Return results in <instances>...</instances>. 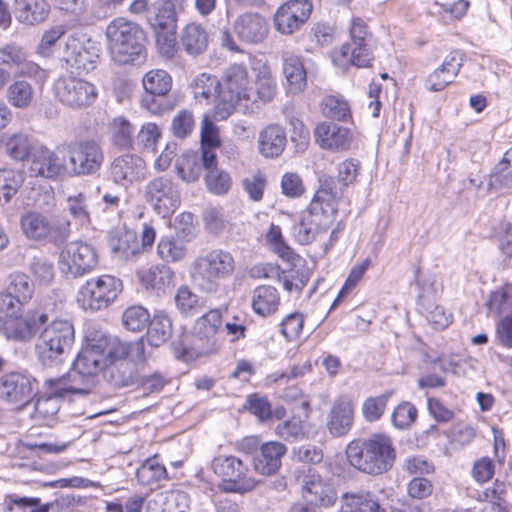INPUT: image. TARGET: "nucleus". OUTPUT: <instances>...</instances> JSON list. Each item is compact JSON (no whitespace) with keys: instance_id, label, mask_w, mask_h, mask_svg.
Instances as JSON below:
<instances>
[{"instance_id":"obj_1","label":"nucleus","mask_w":512,"mask_h":512,"mask_svg":"<svg viewBox=\"0 0 512 512\" xmlns=\"http://www.w3.org/2000/svg\"><path fill=\"white\" fill-rule=\"evenodd\" d=\"M346 455L352 466L371 475L386 472L396 459L393 441L383 433L372 434L363 441H352L346 448Z\"/></svg>"},{"instance_id":"obj_2","label":"nucleus","mask_w":512,"mask_h":512,"mask_svg":"<svg viewBox=\"0 0 512 512\" xmlns=\"http://www.w3.org/2000/svg\"><path fill=\"white\" fill-rule=\"evenodd\" d=\"M105 36L114 62L127 65L145 57V34L135 22L117 17L107 25Z\"/></svg>"},{"instance_id":"obj_3","label":"nucleus","mask_w":512,"mask_h":512,"mask_svg":"<svg viewBox=\"0 0 512 512\" xmlns=\"http://www.w3.org/2000/svg\"><path fill=\"white\" fill-rule=\"evenodd\" d=\"M222 324V313L220 309H211L199 317L194 325V332L185 335L175 345L177 357L190 361L200 356L216 352L221 345L218 331Z\"/></svg>"},{"instance_id":"obj_4","label":"nucleus","mask_w":512,"mask_h":512,"mask_svg":"<svg viewBox=\"0 0 512 512\" xmlns=\"http://www.w3.org/2000/svg\"><path fill=\"white\" fill-rule=\"evenodd\" d=\"M235 270V260L230 252L213 249L198 256L191 265L193 284L203 292L217 291L220 283L228 279Z\"/></svg>"},{"instance_id":"obj_5","label":"nucleus","mask_w":512,"mask_h":512,"mask_svg":"<svg viewBox=\"0 0 512 512\" xmlns=\"http://www.w3.org/2000/svg\"><path fill=\"white\" fill-rule=\"evenodd\" d=\"M220 85L215 116L223 120L232 114L237 104L251 100L253 88L247 67L243 64H232L227 67Z\"/></svg>"},{"instance_id":"obj_6","label":"nucleus","mask_w":512,"mask_h":512,"mask_svg":"<svg viewBox=\"0 0 512 512\" xmlns=\"http://www.w3.org/2000/svg\"><path fill=\"white\" fill-rule=\"evenodd\" d=\"M74 342V327L68 320H55L39 335L36 343L38 359L45 366L60 362Z\"/></svg>"},{"instance_id":"obj_7","label":"nucleus","mask_w":512,"mask_h":512,"mask_svg":"<svg viewBox=\"0 0 512 512\" xmlns=\"http://www.w3.org/2000/svg\"><path fill=\"white\" fill-rule=\"evenodd\" d=\"M211 469L222 479L219 488L228 493L244 494L258 485L249 466L233 455H219L211 462Z\"/></svg>"},{"instance_id":"obj_8","label":"nucleus","mask_w":512,"mask_h":512,"mask_svg":"<svg viewBox=\"0 0 512 512\" xmlns=\"http://www.w3.org/2000/svg\"><path fill=\"white\" fill-rule=\"evenodd\" d=\"M64 156L68 159L66 175L69 176L94 175L104 161L103 150L94 140H80L67 144Z\"/></svg>"},{"instance_id":"obj_9","label":"nucleus","mask_w":512,"mask_h":512,"mask_svg":"<svg viewBox=\"0 0 512 512\" xmlns=\"http://www.w3.org/2000/svg\"><path fill=\"white\" fill-rule=\"evenodd\" d=\"M121 290V280L112 275L93 277L80 287L77 302L84 310H101L113 303Z\"/></svg>"},{"instance_id":"obj_10","label":"nucleus","mask_w":512,"mask_h":512,"mask_svg":"<svg viewBox=\"0 0 512 512\" xmlns=\"http://www.w3.org/2000/svg\"><path fill=\"white\" fill-rule=\"evenodd\" d=\"M98 265V253L87 242L72 241L60 251L58 267L68 278H78L93 271Z\"/></svg>"},{"instance_id":"obj_11","label":"nucleus","mask_w":512,"mask_h":512,"mask_svg":"<svg viewBox=\"0 0 512 512\" xmlns=\"http://www.w3.org/2000/svg\"><path fill=\"white\" fill-rule=\"evenodd\" d=\"M54 91L59 102L73 110H85L99 97L94 83L74 76L60 77L54 84Z\"/></svg>"},{"instance_id":"obj_12","label":"nucleus","mask_w":512,"mask_h":512,"mask_svg":"<svg viewBox=\"0 0 512 512\" xmlns=\"http://www.w3.org/2000/svg\"><path fill=\"white\" fill-rule=\"evenodd\" d=\"M99 52L97 43L87 34L73 32L65 39L62 59L79 73H89L96 67Z\"/></svg>"},{"instance_id":"obj_13","label":"nucleus","mask_w":512,"mask_h":512,"mask_svg":"<svg viewBox=\"0 0 512 512\" xmlns=\"http://www.w3.org/2000/svg\"><path fill=\"white\" fill-rule=\"evenodd\" d=\"M302 498L314 507H330L337 500V493L331 481L314 469L302 471L298 476Z\"/></svg>"},{"instance_id":"obj_14","label":"nucleus","mask_w":512,"mask_h":512,"mask_svg":"<svg viewBox=\"0 0 512 512\" xmlns=\"http://www.w3.org/2000/svg\"><path fill=\"white\" fill-rule=\"evenodd\" d=\"M146 201L163 218L175 212L180 204V193L172 179L158 176L145 186Z\"/></svg>"},{"instance_id":"obj_15","label":"nucleus","mask_w":512,"mask_h":512,"mask_svg":"<svg viewBox=\"0 0 512 512\" xmlns=\"http://www.w3.org/2000/svg\"><path fill=\"white\" fill-rule=\"evenodd\" d=\"M27 171L30 177L58 180L67 172L65 156H60L56 151L39 144L27 163Z\"/></svg>"},{"instance_id":"obj_16","label":"nucleus","mask_w":512,"mask_h":512,"mask_svg":"<svg viewBox=\"0 0 512 512\" xmlns=\"http://www.w3.org/2000/svg\"><path fill=\"white\" fill-rule=\"evenodd\" d=\"M313 10L310 0H289L274 14L275 29L283 35H291L308 20Z\"/></svg>"},{"instance_id":"obj_17","label":"nucleus","mask_w":512,"mask_h":512,"mask_svg":"<svg viewBox=\"0 0 512 512\" xmlns=\"http://www.w3.org/2000/svg\"><path fill=\"white\" fill-rule=\"evenodd\" d=\"M0 67L14 69L19 77L34 78L45 81L47 73L37 63L28 60L27 52L15 43L0 46Z\"/></svg>"},{"instance_id":"obj_18","label":"nucleus","mask_w":512,"mask_h":512,"mask_svg":"<svg viewBox=\"0 0 512 512\" xmlns=\"http://www.w3.org/2000/svg\"><path fill=\"white\" fill-rule=\"evenodd\" d=\"M36 379L23 371H13L0 377V398L9 403L27 402L34 391Z\"/></svg>"},{"instance_id":"obj_19","label":"nucleus","mask_w":512,"mask_h":512,"mask_svg":"<svg viewBox=\"0 0 512 512\" xmlns=\"http://www.w3.org/2000/svg\"><path fill=\"white\" fill-rule=\"evenodd\" d=\"M106 354L102 352V345L98 343L96 338L89 341L78 354L73 367L78 373L86 378V387L97 382L99 373L106 367Z\"/></svg>"},{"instance_id":"obj_20","label":"nucleus","mask_w":512,"mask_h":512,"mask_svg":"<svg viewBox=\"0 0 512 512\" xmlns=\"http://www.w3.org/2000/svg\"><path fill=\"white\" fill-rule=\"evenodd\" d=\"M233 31L238 39L248 45L262 43L268 36L269 24L259 13L245 12L233 23Z\"/></svg>"},{"instance_id":"obj_21","label":"nucleus","mask_w":512,"mask_h":512,"mask_svg":"<svg viewBox=\"0 0 512 512\" xmlns=\"http://www.w3.org/2000/svg\"><path fill=\"white\" fill-rule=\"evenodd\" d=\"M340 198L341 192L333 186L332 179L322 180L308 209L331 226L338 212Z\"/></svg>"},{"instance_id":"obj_22","label":"nucleus","mask_w":512,"mask_h":512,"mask_svg":"<svg viewBox=\"0 0 512 512\" xmlns=\"http://www.w3.org/2000/svg\"><path fill=\"white\" fill-rule=\"evenodd\" d=\"M314 138L320 148L339 152L350 148L353 135L346 127L332 122H321L315 128Z\"/></svg>"},{"instance_id":"obj_23","label":"nucleus","mask_w":512,"mask_h":512,"mask_svg":"<svg viewBox=\"0 0 512 512\" xmlns=\"http://www.w3.org/2000/svg\"><path fill=\"white\" fill-rule=\"evenodd\" d=\"M47 321L45 314L14 317L1 325V331L8 340L26 343L29 342L40 327Z\"/></svg>"},{"instance_id":"obj_24","label":"nucleus","mask_w":512,"mask_h":512,"mask_svg":"<svg viewBox=\"0 0 512 512\" xmlns=\"http://www.w3.org/2000/svg\"><path fill=\"white\" fill-rule=\"evenodd\" d=\"M110 174L115 183L127 187L144 177L145 162L137 155H121L112 162Z\"/></svg>"},{"instance_id":"obj_25","label":"nucleus","mask_w":512,"mask_h":512,"mask_svg":"<svg viewBox=\"0 0 512 512\" xmlns=\"http://www.w3.org/2000/svg\"><path fill=\"white\" fill-rule=\"evenodd\" d=\"M0 145L5 155L13 161L28 163L39 143L31 134L20 130L5 133L0 140Z\"/></svg>"},{"instance_id":"obj_26","label":"nucleus","mask_w":512,"mask_h":512,"mask_svg":"<svg viewBox=\"0 0 512 512\" xmlns=\"http://www.w3.org/2000/svg\"><path fill=\"white\" fill-rule=\"evenodd\" d=\"M354 422V406L345 396L337 398L327 415L326 426L333 437H342L348 434Z\"/></svg>"},{"instance_id":"obj_27","label":"nucleus","mask_w":512,"mask_h":512,"mask_svg":"<svg viewBox=\"0 0 512 512\" xmlns=\"http://www.w3.org/2000/svg\"><path fill=\"white\" fill-rule=\"evenodd\" d=\"M462 67V56L459 52H451L443 63L430 73L425 80V88L432 92H438L451 84Z\"/></svg>"},{"instance_id":"obj_28","label":"nucleus","mask_w":512,"mask_h":512,"mask_svg":"<svg viewBox=\"0 0 512 512\" xmlns=\"http://www.w3.org/2000/svg\"><path fill=\"white\" fill-rule=\"evenodd\" d=\"M286 451V446L277 441L262 444L253 460L254 470L266 476L275 474Z\"/></svg>"},{"instance_id":"obj_29","label":"nucleus","mask_w":512,"mask_h":512,"mask_svg":"<svg viewBox=\"0 0 512 512\" xmlns=\"http://www.w3.org/2000/svg\"><path fill=\"white\" fill-rule=\"evenodd\" d=\"M45 388V393L35 403L32 417L39 424L53 426L57 422L61 400L66 397L62 393H54L52 387Z\"/></svg>"},{"instance_id":"obj_30","label":"nucleus","mask_w":512,"mask_h":512,"mask_svg":"<svg viewBox=\"0 0 512 512\" xmlns=\"http://www.w3.org/2000/svg\"><path fill=\"white\" fill-rule=\"evenodd\" d=\"M331 226L325 223L309 209L301 214L300 220L293 227V236L302 245L310 244L325 233Z\"/></svg>"},{"instance_id":"obj_31","label":"nucleus","mask_w":512,"mask_h":512,"mask_svg":"<svg viewBox=\"0 0 512 512\" xmlns=\"http://www.w3.org/2000/svg\"><path fill=\"white\" fill-rule=\"evenodd\" d=\"M86 377L73 367L72 371L67 377L46 379L44 382L45 387H52L54 393H62L65 397L69 395H87L93 391L97 382L91 386L86 387Z\"/></svg>"},{"instance_id":"obj_32","label":"nucleus","mask_w":512,"mask_h":512,"mask_svg":"<svg viewBox=\"0 0 512 512\" xmlns=\"http://www.w3.org/2000/svg\"><path fill=\"white\" fill-rule=\"evenodd\" d=\"M109 246L113 256L119 260H131L141 252L137 234L128 229H118L110 237Z\"/></svg>"},{"instance_id":"obj_33","label":"nucleus","mask_w":512,"mask_h":512,"mask_svg":"<svg viewBox=\"0 0 512 512\" xmlns=\"http://www.w3.org/2000/svg\"><path fill=\"white\" fill-rule=\"evenodd\" d=\"M98 343L102 345V352L106 354V362L108 360H120L126 358L129 354H136L141 358L144 353V344L142 340L134 343H128L117 337L100 335L96 338Z\"/></svg>"},{"instance_id":"obj_34","label":"nucleus","mask_w":512,"mask_h":512,"mask_svg":"<svg viewBox=\"0 0 512 512\" xmlns=\"http://www.w3.org/2000/svg\"><path fill=\"white\" fill-rule=\"evenodd\" d=\"M336 66L350 63L356 67H368L372 61V44H344L332 54Z\"/></svg>"},{"instance_id":"obj_35","label":"nucleus","mask_w":512,"mask_h":512,"mask_svg":"<svg viewBox=\"0 0 512 512\" xmlns=\"http://www.w3.org/2000/svg\"><path fill=\"white\" fill-rule=\"evenodd\" d=\"M285 130L277 124L269 125L259 134V151L268 158L278 157L286 146Z\"/></svg>"},{"instance_id":"obj_36","label":"nucleus","mask_w":512,"mask_h":512,"mask_svg":"<svg viewBox=\"0 0 512 512\" xmlns=\"http://www.w3.org/2000/svg\"><path fill=\"white\" fill-rule=\"evenodd\" d=\"M147 18L155 32L171 31L177 28L175 6L169 0L157 1L149 11Z\"/></svg>"},{"instance_id":"obj_37","label":"nucleus","mask_w":512,"mask_h":512,"mask_svg":"<svg viewBox=\"0 0 512 512\" xmlns=\"http://www.w3.org/2000/svg\"><path fill=\"white\" fill-rule=\"evenodd\" d=\"M209 37L202 24L192 22L187 24L180 35L183 49L190 55H200L208 47Z\"/></svg>"},{"instance_id":"obj_38","label":"nucleus","mask_w":512,"mask_h":512,"mask_svg":"<svg viewBox=\"0 0 512 512\" xmlns=\"http://www.w3.org/2000/svg\"><path fill=\"white\" fill-rule=\"evenodd\" d=\"M280 305L277 289L270 285H261L254 289L252 295L253 311L263 317L274 314Z\"/></svg>"},{"instance_id":"obj_39","label":"nucleus","mask_w":512,"mask_h":512,"mask_svg":"<svg viewBox=\"0 0 512 512\" xmlns=\"http://www.w3.org/2000/svg\"><path fill=\"white\" fill-rule=\"evenodd\" d=\"M283 73L291 92L299 93L305 89L307 73L299 56L288 52L283 54Z\"/></svg>"},{"instance_id":"obj_40","label":"nucleus","mask_w":512,"mask_h":512,"mask_svg":"<svg viewBox=\"0 0 512 512\" xmlns=\"http://www.w3.org/2000/svg\"><path fill=\"white\" fill-rule=\"evenodd\" d=\"M50 11V6L46 0H17L16 16L18 20L25 24L34 25L44 21Z\"/></svg>"},{"instance_id":"obj_41","label":"nucleus","mask_w":512,"mask_h":512,"mask_svg":"<svg viewBox=\"0 0 512 512\" xmlns=\"http://www.w3.org/2000/svg\"><path fill=\"white\" fill-rule=\"evenodd\" d=\"M20 224L24 235L31 240L46 239L52 231V225L48 218L38 212L24 214Z\"/></svg>"},{"instance_id":"obj_42","label":"nucleus","mask_w":512,"mask_h":512,"mask_svg":"<svg viewBox=\"0 0 512 512\" xmlns=\"http://www.w3.org/2000/svg\"><path fill=\"white\" fill-rule=\"evenodd\" d=\"M138 277L146 289L164 290L165 287L172 283L174 273L166 265H157L140 270Z\"/></svg>"},{"instance_id":"obj_43","label":"nucleus","mask_w":512,"mask_h":512,"mask_svg":"<svg viewBox=\"0 0 512 512\" xmlns=\"http://www.w3.org/2000/svg\"><path fill=\"white\" fill-rule=\"evenodd\" d=\"M341 512H385L371 493H345Z\"/></svg>"},{"instance_id":"obj_44","label":"nucleus","mask_w":512,"mask_h":512,"mask_svg":"<svg viewBox=\"0 0 512 512\" xmlns=\"http://www.w3.org/2000/svg\"><path fill=\"white\" fill-rule=\"evenodd\" d=\"M35 91L33 86L26 80L13 81L6 90V100L17 109H27L34 100Z\"/></svg>"},{"instance_id":"obj_45","label":"nucleus","mask_w":512,"mask_h":512,"mask_svg":"<svg viewBox=\"0 0 512 512\" xmlns=\"http://www.w3.org/2000/svg\"><path fill=\"white\" fill-rule=\"evenodd\" d=\"M201 170L200 158L194 151H185L176 158L175 172L184 182L191 183L198 180Z\"/></svg>"},{"instance_id":"obj_46","label":"nucleus","mask_w":512,"mask_h":512,"mask_svg":"<svg viewBox=\"0 0 512 512\" xmlns=\"http://www.w3.org/2000/svg\"><path fill=\"white\" fill-rule=\"evenodd\" d=\"M172 335V321L168 315L159 312L154 315L147 330V341L151 346L159 347Z\"/></svg>"},{"instance_id":"obj_47","label":"nucleus","mask_w":512,"mask_h":512,"mask_svg":"<svg viewBox=\"0 0 512 512\" xmlns=\"http://www.w3.org/2000/svg\"><path fill=\"white\" fill-rule=\"evenodd\" d=\"M111 142L119 148H129L133 142L134 127L124 116L114 117L108 124Z\"/></svg>"},{"instance_id":"obj_48","label":"nucleus","mask_w":512,"mask_h":512,"mask_svg":"<svg viewBox=\"0 0 512 512\" xmlns=\"http://www.w3.org/2000/svg\"><path fill=\"white\" fill-rule=\"evenodd\" d=\"M191 88L196 99L209 101L212 98L218 99L221 85L216 76L201 73L193 79Z\"/></svg>"},{"instance_id":"obj_49","label":"nucleus","mask_w":512,"mask_h":512,"mask_svg":"<svg viewBox=\"0 0 512 512\" xmlns=\"http://www.w3.org/2000/svg\"><path fill=\"white\" fill-rule=\"evenodd\" d=\"M142 84L146 92L164 96L172 87V77L165 70L153 69L144 75Z\"/></svg>"},{"instance_id":"obj_50","label":"nucleus","mask_w":512,"mask_h":512,"mask_svg":"<svg viewBox=\"0 0 512 512\" xmlns=\"http://www.w3.org/2000/svg\"><path fill=\"white\" fill-rule=\"evenodd\" d=\"M28 269L34 282L39 286H49L55 278L54 264L45 256L32 257Z\"/></svg>"},{"instance_id":"obj_51","label":"nucleus","mask_w":512,"mask_h":512,"mask_svg":"<svg viewBox=\"0 0 512 512\" xmlns=\"http://www.w3.org/2000/svg\"><path fill=\"white\" fill-rule=\"evenodd\" d=\"M275 433L283 440L288 442H296L310 437L309 429L304 421L300 418L292 417L275 428Z\"/></svg>"},{"instance_id":"obj_52","label":"nucleus","mask_w":512,"mask_h":512,"mask_svg":"<svg viewBox=\"0 0 512 512\" xmlns=\"http://www.w3.org/2000/svg\"><path fill=\"white\" fill-rule=\"evenodd\" d=\"M321 112L336 121H346L351 117L350 105L342 96H325L321 102Z\"/></svg>"},{"instance_id":"obj_53","label":"nucleus","mask_w":512,"mask_h":512,"mask_svg":"<svg viewBox=\"0 0 512 512\" xmlns=\"http://www.w3.org/2000/svg\"><path fill=\"white\" fill-rule=\"evenodd\" d=\"M66 210L79 225L90 223L89 197L84 192L70 195L66 200Z\"/></svg>"},{"instance_id":"obj_54","label":"nucleus","mask_w":512,"mask_h":512,"mask_svg":"<svg viewBox=\"0 0 512 512\" xmlns=\"http://www.w3.org/2000/svg\"><path fill=\"white\" fill-rule=\"evenodd\" d=\"M138 482L143 486H151L167 478L166 468L154 458L146 460L136 471Z\"/></svg>"},{"instance_id":"obj_55","label":"nucleus","mask_w":512,"mask_h":512,"mask_svg":"<svg viewBox=\"0 0 512 512\" xmlns=\"http://www.w3.org/2000/svg\"><path fill=\"white\" fill-rule=\"evenodd\" d=\"M23 183V174L14 169H0V203L6 204Z\"/></svg>"},{"instance_id":"obj_56","label":"nucleus","mask_w":512,"mask_h":512,"mask_svg":"<svg viewBox=\"0 0 512 512\" xmlns=\"http://www.w3.org/2000/svg\"><path fill=\"white\" fill-rule=\"evenodd\" d=\"M186 244L173 237L162 238L157 245L158 256L166 262H177L183 260L187 255Z\"/></svg>"},{"instance_id":"obj_57","label":"nucleus","mask_w":512,"mask_h":512,"mask_svg":"<svg viewBox=\"0 0 512 512\" xmlns=\"http://www.w3.org/2000/svg\"><path fill=\"white\" fill-rule=\"evenodd\" d=\"M487 307L495 315L512 311V284H505L491 292Z\"/></svg>"},{"instance_id":"obj_58","label":"nucleus","mask_w":512,"mask_h":512,"mask_svg":"<svg viewBox=\"0 0 512 512\" xmlns=\"http://www.w3.org/2000/svg\"><path fill=\"white\" fill-rule=\"evenodd\" d=\"M33 292V284L29 281L26 274L15 273L10 275L6 293L11 294L15 299L24 304L32 298Z\"/></svg>"},{"instance_id":"obj_59","label":"nucleus","mask_w":512,"mask_h":512,"mask_svg":"<svg viewBox=\"0 0 512 512\" xmlns=\"http://www.w3.org/2000/svg\"><path fill=\"white\" fill-rule=\"evenodd\" d=\"M276 94V82L268 71L258 75L256 81V90L251 95V102L267 103L272 101Z\"/></svg>"},{"instance_id":"obj_60","label":"nucleus","mask_w":512,"mask_h":512,"mask_svg":"<svg viewBox=\"0 0 512 512\" xmlns=\"http://www.w3.org/2000/svg\"><path fill=\"white\" fill-rule=\"evenodd\" d=\"M480 499L489 502L494 512H508L506 485L503 482L496 480L493 486L482 492Z\"/></svg>"},{"instance_id":"obj_61","label":"nucleus","mask_w":512,"mask_h":512,"mask_svg":"<svg viewBox=\"0 0 512 512\" xmlns=\"http://www.w3.org/2000/svg\"><path fill=\"white\" fill-rule=\"evenodd\" d=\"M174 301L177 309L185 315H193L200 308V299L188 286L183 285L178 288Z\"/></svg>"},{"instance_id":"obj_62","label":"nucleus","mask_w":512,"mask_h":512,"mask_svg":"<svg viewBox=\"0 0 512 512\" xmlns=\"http://www.w3.org/2000/svg\"><path fill=\"white\" fill-rule=\"evenodd\" d=\"M149 319L148 311L142 306H131L124 311L122 316L123 325L133 332L144 329Z\"/></svg>"},{"instance_id":"obj_63","label":"nucleus","mask_w":512,"mask_h":512,"mask_svg":"<svg viewBox=\"0 0 512 512\" xmlns=\"http://www.w3.org/2000/svg\"><path fill=\"white\" fill-rule=\"evenodd\" d=\"M418 411L410 402L400 403L393 411L391 421L397 429L409 428L417 419Z\"/></svg>"},{"instance_id":"obj_64","label":"nucleus","mask_w":512,"mask_h":512,"mask_svg":"<svg viewBox=\"0 0 512 512\" xmlns=\"http://www.w3.org/2000/svg\"><path fill=\"white\" fill-rule=\"evenodd\" d=\"M489 187L496 191L512 189V166L498 163L490 174Z\"/></svg>"}]
</instances>
